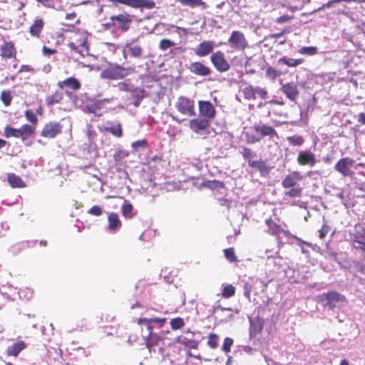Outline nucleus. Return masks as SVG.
<instances>
[{"mask_svg":"<svg viewBox=\"0 0 365 365\" xmlns=\"http://www.w3.org/2000/svg\"><path fill=\"white\" fill-rule=\"evenodd\" d=\"M4 135L6 138L15 137L21 138L19 128H14L10 126H6L4 130Z\"/></svg>","mask_w":365,"mask_h":365,"instance_id":"37","label":"nucleus"},{"mask_svg":"<svg viewBox=\"0 0 365 365\" xmlns=\"http://www.w3.org/2000/svg\"><path fill=\"white\" fill-rule=\"evenodd\" d=\"M63 98V93L61 91H56L53 95L46 97V103L47 106H50L55 103H58L61 101Z\"/></svg>","mask_w":365,"mask_h":365,"instance_id":"31","label":"nucleus"},{"mask_svg":"<svg viewBox=\"0 0 365 365\" xmlns=\"http://www.w3.org/2000/svg\"><path fill=\"white\" fill-rule=\"evenodd\" d=\"M217 336L215 334H210L209 335L208 341H207V345L212 348L215 349L217 348L218 343H217Z\"/></svg>","mask_w":365,"mask_h":365,"instance_id":"51","label":"nucleus"},{"mask_svg":"<svg viewBox=\"0 0 365 365\" xmlns=\"http://www.w3.org/2000/svg\"><path fill=\"white\" fill-rule=\"evenodd\" d=\"M88 213L94 216H100L103 213V209L99 205H94L88 210Z\"/></svg>","mask_w":365,"mask_h":365,"instance_id":"53","label":"nucleus"},{"mask_svg":"<svg viewBox=\"0 0 365 365\" xmlns=\"http://www.w3.org/2000/svg\"><path fill=\"white\" fill-rule=\"evenodd\" d=\"M302 190V189L299 186L292 187L289 190L284 192V195L290 197H300Z\"/></svg>","mask_w":365,"mask_h":365,"instance_id":"38","label":"nucleus"},{"mask_svg":"<svg viewBox=\"0 0 365 365\" xmlns=\"http://www.w3.org/2000/svg\"><path fill=\"white\" fill-rule=\"evenodd\" d=\"M188 69L192 73L200 76H207L211 73V70L209 67L198 61L191 63Z\"/></svg>","mask_w":365,"mask_h":365,"instance_id":"16","label":"nucleus"},{"mask_svg":"<svg viewBox=\"0 0 365 365\" xmlns=\"http://www.w3.org/2000/svg\"><path fill=\"white\" fill-rule=\"evenodd\" d=\"M62 125L56 121H51L46 123L41 130V135L47 138H53L58 134L61 133Z\"/></svg>","mask_w":365,"mask_h":365,"instance_id":"12","label":"nucleus"},{"mask_svg":"<svg viewBox=\"0 0 365 365\" xmlns=\"http://www.w3.org/2000/svg\"><path fill=\"white\" fill-rule=\"evenodd\" d=\"M174 46V43L168 39H163L160 42L159 47L161 50H166Z\"/></svg>","mask_w":365,"mask_h":365,"instance_id":"55","label":"nucleus"},{"mask_svg":"<svg viewBox=\"0 0 365 365\" xmlns=\"http://www.w3.org/2000/svg\"><path fill=\"white\" fill-rule=\"evenodd\" d=\"M108 230L110 232H115L121 227V222L117 213H109L108 216Z\"/></svg>","mask_w":365,"mask_h":365,"instance_id":"22","label":"nucleus"},{"mask_svg":"<svg viewBox=\"0 0 365 365\" xmlns=\"http://www.w3.org/2000/svg\"><path fill=\"white\" fill-rule=\"evenodd\" d=\"M133 205L128 200H124V202L121 207V211L123 215L125 218L130 219L133 217Z\"/></svg>","mask_w":365,"mask_h":365,"instance_id":"33","label":"nucleus"},{"mask_svg":"<svg viewBox=\"0 0 365 365\" xmlns=\"http://www.w3.org/2000/svg\"><path fill=\"white\" fill-rule=\"evenodd\" d=\"M224 253H225V256L226 259L228 261H230L231 262L237 261V258L235 255V250L233 248H227V249L224 250Z\"/></svg>","mask_w":365,"mask_h":365,"instance_id":"47","label":"nucleus"},{"mask_svg":"<svg viewBox=\"0 0 365 365\" xmlns=\"http://www.w3.org/2000/svg\"><path fill=\"white\" fill-rule=\"evenodd\" d=\"M14 49V45L11 42H5L0 48L1 56L6 58H11L13 56Z\"/></svg>","mask_w":365,"mask_h":365,"instance_id":"29","label":"nucleus"},{"mask_svg":"<svg viewBox=\"0 0 365 365\" xmlns=\"http://www.w3.org/2000/svg\"><path fill=\"white\" fill-rule=\"evenodd\" d=\"M68 46L71 51L81 54L82 56L88 55V46L86 39H83L81 41L78 46H76L73 42H70Z\"/></svg>","mask_w":365,"mask_h":365,"instance_id":"23","label":"nucleus"},{"mask_svg":"<svg viewBox=\"0 0 365 365\" xmlns=\"http://www.w3.org/2000/svg\"><path fill=\"white\" fill-rule=\"evenodd\" d=\"M228 43L232 48L239 51H243L248 46V42L245 35L240 31H234L232 33Z\"/></svg>","mask_w":365,"mask_h":365,"instance_id":"8","label":"nucleus"},{"mask_svg":"<svg viewBox=\"0 0 365 365\" xmlns=\"http://www.w3.org/2000/svg\"><path fill=\"white\" fill-rule=\"evenodd\" d=\"M255 93L256 97L258 96L262 99H266L268 96L267 91L265 88L259 86H255Z\"/></svg>","mask_w":365,"mask_h":365,"instance_id":"50","label":"nucleus"},{"mask_svg":"<svg viewBox=\"0 0 365 365\" xmlns=\"http://www.w3.org/2000/svg\"><path fill=\"white\" fill-rule=\"evenodd\" d=\"M42 52H43V54L46 56H50L51 55L55 53L56 52V50H53V49H51V48H49L46 46H43V49H42Z\"/></svg>","mask_w":365,"mask_h":365,"instance_id":"62","label":"nucleus"},{"mask_svg":"<svg viewBox=\"0 0 365 365\" xmlns=\"http://www.w3.org/2000/svg\"><path fill=\"white\" fill-rule=\"evenodd\" d=\"M225 186L224 182L218 180L208 182V187L211 189H222Z\"/></svg>","mask_w":365,"mask_h":365,"instance_id":"57","label":"nucleus"},{"mask_svg":"<svg viewBox=\"0 0 365 365\" xmlns=\"http://www.w3.org/2000/svg\"><path fill=\"white\" fill-rule=\"evenodd\" d=\"M44 26V21L41 18L35 19L34 24L30 26L29 33L32 36L39 37Z\"/></svg>","mask_w":365,"mask_h":365,"instance_id":"25","label":"nucleus"},{"mask_svg":"<svg viewBox=\"0 0 365 365\" xmlns=\"http://www.w3.org/2000/svg\"><path fill=\"white\" fill-rule=\"evenodd\" d=\"M354 268L356 269V272H360L365 276V264L357 263L356 264Z\"/></svg>","mask_w":365,"mask_h":365,"instance_id":"64","label":"nucleus"},{"mask_svg":"<svg viewBox=\"0 0 365 365\" xmlns=\"http://www.w3.org/2000/svg\"><path fill=\"white\" fill-rule=\"evenodd\" d=\"M302 179V176L298 171H293L289 175H286L282 182V185L284 188H289L296 187L299 181Z\"/></svg>","mask_w":365,"mask_h":365,"instance_id":"17","label":"nucleus"},{"mask_svg":"<svg viewBox=\"0 0 365 365\" xmlns=\"http://www.w3.org/2000/svg\"><path fill=\"white\" fill-rule=\"evenodd\" d=\"M252 289V285L248 282H246L243 285V293L245 297L250 301V293Z\"/></svg>","mask_w":365,"mask_h":365,"instance_id":"56","label":"nucleus"},{"mask_svg":"<svg viewBox=\"0 0 365 365\" xmlns=\"http://www.w3.org/2000/svg\"><path fill=\"white\" fill-rule=\"evenodd\" d=\"M250 336L251 339L259 340L263 329V321H250Z\"/></svg>","mask_w":365,"mask_h":365,"instance_id":"21","label":"nucleus"},{"mask_svg":"<svg viewBox=\"0 0 365 365\" xmlns=\"http://www.w3.org/2000/svg\"><path fill=\"white\" fill-rule=\"evenodd\" d=\"M330 230L331 227L327 225L324 217H323V225L321 230H319V237L323 239L328 234Z\"/></svg>","mask_w":365,"mask_h":365,"instance_id":"48","label":"nucleus"},{"mask_svg":"<svg viewBox=\"0 0 365 365\" xmlns=\"http://www.w3.org/2000/svg\"><path fill=\"white\" fill-rule=\"evenodd\" d=\"M363 166L362 163H356V161L349 157L341 158L334 165V170L343 177L352 178L355 175V170L359 167Z\"/></svg>","mask_w":365,"mask_h":365,"instance_id":"2","label":"nucleus"},{"mask_svg":"<svg viewBox=\"0 0 365 365\" xmlns=\"http://www.w3.org/2000/svg\"><path fill=\"white\" fill-rule=\"evenodd\" d=\"M137 39L128 40L123 46L122 53L125 59L128 57L142 59L145 58L143 48L138 44L135 43Z\"/></svg>","mask_w":365,"mask_h":365,"instance_id":"5","label":"nucleus"},{"mask_svg":"<svg viewBox=\"0 0 365 365\" xmlns=\"http://www.w3.org/2000/svg\"><path fill=\"white\" fill-rule=\"evenodd\" d=\"M19 132L21 138L24 140L34 132V128L30 125L25 124L19 128Z\"/></svg>","mask_w":365,"mask_h":365,"instance_id":"34","label":"nucleus"},{"mask_svg":"<svg viewBox=\"0 0 365 365\" xmlns=\"http://www.w3.org/2000/svg\"><path fill=\"white\" fill-rule=\"evenodd\" d=\"M297 162L300 165L313 167L317 162L315 155L309 150L299 151Z\"/></svg>","mask_w":365,"mask_h":365,"instance_id":"14","label":"nucleus"},{"mask_svg":"<svg viewBox=\"0 0 365 365\" xmlns=\"http://www.w3.org/2000/svg\"><path fill=\"white\" fill-rule=\"evenodd\" d=\"M7 178H8V182L12 187L21 188V187H26L25 182L22 180V179L19 176H18L14 173H9Z\"/></svg>","mask_w":365,"mask_h":365,"instance_id":"26","label":"nucleus"},{"mask_svg":"<svg viewBox=\"0 0 365 365\" xmlns=\"http://www.w3.org/2000/svg\"><path fill=\"white\" fill-rule=\"evenodd\" d=\"M177 110L184 115H195L194 109V101L187 97L180 96L175 104Z\"/></svg>","mask_w":365,"mask_h":365,"instance_id":"6","label":"nucleus"},{"mask_svg":"<svg viewBox=\"0 0 365 365\" xmlns=\"http://www.w3.org/2000/svg\"><path fill=\"white\" fill-rule=\"evenodd\" d=\"M208 119L205 118H195L190 120V128L195 133L205 134L208 133V128L210 127Z\"/></svg>","mask_w":365,"mask_h":365,"instance_id":"13","label":"nucleus"},{"mask_svg":"<svg viewBox=\"0 0 365 365\" xmlns=\"http://www.w3.org/2000/svg\"><path fill=\"white\" fill-rule=\"evenodd\" d=\"M27 347L25 341L20 340L11 346H8L6 349V354L8 356H14L17 357L21 351L24 350Z\"/></svg>","mask_w":365,"mask_h":365,"instance_id":"20","label":"nucleus"},{"mask_svg":"<svg viewBox=\"0 0 365 365\" xmlns=\"http://www.w3.org/2000/svg\"><path fill=\"white\" fill-rule=\"evenodd\" d=\"M199 113L201 117L211 121L216 115V110L213 105L207 101H199Z\"/></svg>","mask_w":365,"mask_h":365,"instance_id":"10","label":"nucleus"},{"mask_svg":"<svg viewBox=\"0 0 365 365\" xmlns=\"http://www.w3.org/2000/svg\"><path fill=\"white\" fill-rule=\"evenodd\" d=\"M102 101H96L91 104L86 106V111L89 113H93L96 116L101 115Z\"/></svg>","mask_w":365,"mask_h":365,"instance_id":"28","label":"nucleus"},{"mask_svg":"<svg viewBox=\"0 0 365 365\" xmlns=\"http://www.w3.org/2000/svg\"><path fill=\"white\" fill-rule=\"evenodd\" d=\"M163 341L162 339H160L155 335H150L147 342V347L150 351H155V346H160Z\"/></svg>","mask_w":365,"mask_h":365,"instance_id":"32","label":"nucleus"},{"mask_svg":"<svg viewBox=\"0 0 365 365\" xmlns=\"http://www.w3.org/2000/svg\"><path fill=\"white\" fill-rule=\"evenodd\" d=\"M110 20L116 21L118 24V29L123 32H126L130 27V24L133 20V16L126 13L120 14L118 15L112 16Z\"/></svg>","mask_w":365,"mask_h":365,"instance_id":"11","label":"nucleus"},{"mask_svg":"<svg viewBox=\"0 0 365 365\" xmlns=\"http://www.w3.org/2000/svg\"><path fill=\"white\" fill-rule=\"evenodd\" d=\"M357 122L361 125H365V113H360L356 116Z\"/></svg>","mask_w":365,"mask_h":365,"instance_id":"63","label":"nucleus"},{"mask_svg":"<svg viewBox=\"0 0 365 365\" xmlns=\"http://www.w3.org/2000/svg\"><path fill=\"white\" fill-rule=\"evenodd\" d=\"M145 91L143 88H133L130 93V99L132 100V102L130 103L133 104L135 108L138 107L142 100L145 97Z\"/></svg>","mask_w":365,"mask_h":365,"instance_id":"19","label":"nucleus"},{"mask_svg":"<svg viewBox=\"0 0 365 365\" xmlns=\"http://www.w3.org/2000/svg\"><path fill=\"white\" fill-rule=\"evenodd\" d=\"M302 55L313 56L317 53V48L315 46H304L299 50Z\"/></svg>","mask_w":365,"mask_h":365,"instance_id":"39","label":"nucleus"},{"mask_svg":"<svg viewBox=\"0 0 365 365\" xmlns=\"http://www.w3.org/2000/svg\"><path fill=\"white\" fill-rule=\"evenodd\" d=\"M177 341L185 346V349L186 350L187 354L190 356L199 358V355L194 354L191 352V349H197L198 347V341L194 339H189L185 337L181 338L178 337L177 339Z\"/></svg>","mask_w":365,"mask_h":365,"instance_id":"18","label":"nucleus"},{"mask_svg":"<svg viewBox=\"0 0 365 365\" xmlns=\"http://www.w3.org/2000/svg\"><path fill=\"white\" fill-rule=\"evenodd\" d=\"M225 298H230L235 294V287L232 284L226 285L222 293Z\"/></svg>","mask_w":365,"mask_h":365,"instance_id":"46","label":"nucleus"},{"mask_svg":"<svg viewBox=\"0 0 365 365\" xmlns=\"http://www.w3.org/2000/svg\"><path fill=\"white\" fill-rule=\"evenodd\" d=\"M179 1L182 5L188 6L191 8H194L205 4L202 0H179Z\"/></svg>","mask_w":365,"mask_h":365,"instance_id":"40","label":"nucleus"},{"mask_svg":"<svg viewBox=\"0 0 365 365\" xmlns=\"http://www.w3.org/2000/svg\"><path fill=\"white\" fill-rule=\"evenodd\" d=\"M245 136L247 143L255 144L259 142L264 137L273 138L277 136V133L272 126L259 122L251 126L245 133Z\"/></svg>","mask_w":365,"mask_h":365,"instance_id":"1","label":"nucleus"},{"mask_svg":"<svg viewBox=\"0 0 365 365\" xmlns=\"http://www.w3.org/2000/svg\"><path fill=\"white\" fill-rule=\"evenodd\" d=\"M215 46L216 45L214 41H205L198 44L193 51L197 56L203 57L210 54Z\"/></svg>","mask_w":365,"mask_h":365,"instance_id":"15","label":"nucleus"},{"mask_svg":"<svg viewBox=\"0 0 365 365\" xmlns=\"http://www.w3.org/2000/svg\"><path fill=\"white\" fill-rule=\"evenodd\" d=\"M242 155L245 160H249L255 156V153L248 148H243Z\"/></svg>","mask_w":365,"mask_h":365,"instance_id":"58","label":"nucleus"},{"mask_svg":"<svg viewBox=\"0 0 365 365\" xmlns=\"http://www.w3.org/2000/svg\"><path fill=\"white\" fill-rule=\"evenodd\" d=\"M248 164L250 167L259 171H263L265 169V163L262 160L256 161L248 160Z\"/></svg>","mask_w":365,"mask_h":365,"instance_id":"45","label":"nucleus"},{"mask_svg":"<svg viewBox=\"0 0 365 365\" xmlns=\"http://www.w3.org/2000/svg\"><path fill=\"white\" fill-rule=\"evenodd\" d=\"M210 61L215 69L219 72H226L230 68V65L226 60L225 54L220 51L212 53L210 56Z\"/></svg>","mask_w":365,"mask_h":365,"instance_id":"7","label":"nucleus"},{"mask_svg":"<svg viewBox=\"0 0 365 365\" xmlns=\"http://www.w3.org/2000/svg\"><path fill=\"white\" fill-rule=\"evenodd\" d=\"M280 75V72L277 71L274 68L269 66L267 68L265 76L269 80L274 81L275 78Z\"/></svg>","mask_w":365,"mask_h":365,"instance_id":"42","label":"nucleus"},{"mask_svg":"<svg viewBox=\"0 0 365 365\" xmlns=\"http://www.w3.org/2000/svg\"><path fill=\"white\" fill-rule=\"evenodd\" d=\"M318 302L323 306L329 307L331 309L334 307L343 305L346 302L345 296L334 291L323 293L317 297Z\"/></svg>","mask_w":365,"mask_h":365,"instance_id":"3","label":"nucleus"},{"mask_svg":"<svg viewBox=\"0 0 365 365\" xmlns=\"http://www.w3.org/2000/svg\"><path fill=\"white\" fill-rule=\"evenodd\" d=\"M233 344V340L231 338L226 337L224 339L223 346H222V350L225 353H228L230 351L231 346Z\"/></svg>","mask_w":365,"mask_h":365,"instance_id":"54","label":"nucleus"},{"mask_svg":"<svg viewBox=\"0 0 365 365\" xmlns=\"http://www.w3.org/2000/svg\"><path fill=\"white\" fill-rule=\"evenodd\" d=\"M119 89L121 91H128L130 93H131V89L135 88L133 85L128 84L125 82H122L118 84Z\"/></svg>","mask_w":365,"mask_h":365,"instance_id":"59","label":"nucleus"},{"mask_svg":"<svg viewBox=\"0 0 365 365\" xmlns=\"http://www.w3.org/2000/svg\"><path fill=\"white\" fill-rule=\"evenodd\" d=\"M58 86L61 88L66 87L72 90L76 91L81 88V83L76 78L69 77L62 81H59L58 83Z\"/></svg>","mask_w":365,"mask_h":365,"instance_id":"24","label":"nucleus"},{"mask_svg":"<svg viewBox=\"0 0 365 365\" xmlns=\"http://www.w3.org/2000/svg\"><path fill=\"white\" fill-rule=\"evenodd\" d=\"M185 325L184 321H170L171 328L174 330L178 329Z\"/></svg>","mask_w":365,"mask_h":365,"instance_id":"60","label":"nucleus"},{"mask_svg":"<svg viewBox=\"0 0 365 365\" xmlns=\"http://www.w3.org/2000/svg\"><path fill=\"white\" fill-rule=\"evenodd\" d=\"M12 96L9 91H3L1 93V100L6 106L11 104Z\"/></svg>","mask_w":365,"mask_h":365,"instance_id":"44","label":"nucleus"},{"mask_svg":"<svg viewBox=\"0 0 365 365\" xmlns=\"http://www.w3.org/2000/svg\"><path fill=\"white\" fill-rule=\"evenodd\" d=\"M278 62L280 64H284L289 67H296L302 64L304 62V60L302 58L294 59L284 56L279 58Z\"/></svg>","mask_w":365,"mask_h":365,"instance_id":"30","label":"nucleus"},{"mask_svg":"<svg viewBox=\"0 0 365 365\" xmlns=\"http://www.w3.org/2000/svg\"><path fill=\"white\" fill-rule=\"evenodd\" d=\"M267 225L269 226V232L273 235H277L280 232V227L273 223L272 220H266Z\"/></svg>","mask_w":365,"mask_h":365,"instance_id":"41","label":"nucleus"},{"mask_svg":"<svg viewBox=\"0 0 365 365\" xmlns=\"http://www.w3.org/2000/svg\"><path fill=\"white\" fill-rule=\"evenodd\" d=\"M126 6L135 9H138L140 8V0H127Z\"/></svg>","mask_w":365,"mask_h":365,"instance_id":"61","label":"nucleus"},{"mask_svg":"<svg viewBox=\"0 0 365 365\" xmlns=\"http://www.w3.org/2000/svg\"><path fill=\"white\" fill-rule=\"evenodd\" d=\"M244 98L248 101L255 100V86H248L242 89Z\"/></svg>","mask_w":365,"mask_h":365,"instance_id":"35","label":"nucleus"},{"mask_svg":"<svg viewBox=\"0 0 365 365\" xmlns=\"http://www.w3.org/2000/svg\"><path fill=\"white\" fill-rule=\"evenodd\" d=\"M148 142L145 140H138L132 143V148L134 151H139L141 149L146 148Z\"/></svg>","mask_w":365,"mask_h":365,"instance_id":"43","label":"nucleus"},{"mask_svg":"<svg viewBox=\"0 0 365 365\" xmlns=\"http://www.w3.org/2000/svg\"><path fill=\"white\" fill-rule=\"evenodd\" d=\"M282 84L280 91L292 102L296 103L299 96V91L297 82H289Z\"/></svg>","mask_w":365,"mask_h":365,"instance_id":"9","label":"nucleus"},{"mask_svg":"<svg viewBox=\"0 0 365 365\" xmlns=\"http://www.w3.org/2000/svg\"><path fill=\"white\" fill-rule=\"evenodd\" d=\"M131 68L122 67L118 64H113L101 72V78L108 80H120L126 77Z\"/></svg>","mask_w":365,"mask_h":365,"instance_id":"4","label":"nucleus"},{"mask_svg":"<svg viewBox=\"0 0 365 365\" xmlns=\"http://www.w3.org/2000/svg\"><path fill=\"white\" fill-rule=\"evenodd\" d=\"M104 130L118 138L121 137L123 135V130L120 123H110V125L104 128Z\"/></svg>","mask_w":365,"mask_h":365,"instance_id":"27","label":"nucleus"},{"mask_svg":"<svg viewBox=\"0 0 365 365\" xmlns=\"http://www.w3.org/2000/svg\"><path fill=\"white\" fill-rule=\"evenodd\" d=\"M155 7V3L152 0H140V8L152 9Z\"/></svg>","mask_w":365,"mask_h":365,"instance_id":"52","label":"nucleus"},{"mask_svg":"<svg viewBox=\"0 0 365 365\" xmlns=\"http://www.w3.org/2000/svg\"><path fill=\"white\" fill-rule=\"evenodd\" d=\"M287 141L290 145L301 146L304 142V139L301 135H294L287 138Z\"/></svg>","mask_w":365,"mask_h":365,"instance_id":"36","label":"nucleus"},{"mask_svg":"<svg viewBox=\"0 0 365 365\" xmlns=\"http://www.w3.org/2000/svg\"><path fill=\"white\" fill-rule=\"evenodd\" d=\"M25 117L28 121L33 124H36L38 122V118L36 114L31 110H26L25 111Z\"/></svg>","mask_w":365,"mask_h":365,"instance_id":"49","label":"nucleus"}]
</instances>
